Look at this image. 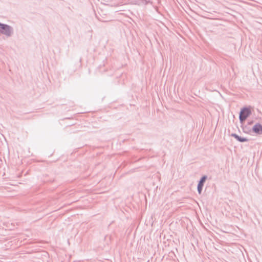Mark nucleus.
Wrapping results in <instances>:
<instances>
[{
  "label": "nucleus",
  "instance_id": "7ed1b4c3",
  "mask_svg": "<svg viewBox=\"0 0 262 262\" xmlns=\"http://www.w3.org/2000/svg\"><path fill=\"white\" fill-rule=\"evenodd\" d=\"M207 179V176L206 175H204L202 176L200 180L199 181L198 186H197V190L198 193L200 194L202 193L203 187L204 186V183L206 181V180Z\"/></svg>",
  "mask_w": 262,
  "mask_h": 262
},
{
  "label": "nucleus",
  "instance_id": "20e7f679",
  "mask_svg": "<svg viewBox=\"0 0 262 262\" xmlns=\"http://www.w3.org/2000/svg\"><path fill=\"white\" fill-rule=\"evenodd\" d=\"M252 130L257 135L262 134V125L259 123H257L253 126Z\"/></svg>",
  "mask_w": 262,
  "mask_h": 262
},
{
  "label": "nucleus",
  "instance_id": "423d86ee",
  "mask_svg": "<svg viewBox=\"0 0 262 262\" xmlns=\"http://www.w3.org/2000/svg\"><path fill=\"white\" fill-rule=\"evenodd\" d=\"M231 136L234 137L237 141L239 142H247L249 140V139L245 137H242L235 133L231 134Z\"/></svg>",
  "mask_w": 262,
  "mask_h": 262
},
{
  "label": "nucleus",
  "instance_id": "f03ea898",
  "mask_svg": "<svg viewBox=\"0 0 262 262\" xmlns=\"http://www.w3.org/2000/svg\"><path fill=\"white\" fill-rule=\"evenodd\" d=\"M251 114V111L250 107H244L240 111L239 114V120L241 123H243L246 119Z\"/></svg>",
  "mask_w": 262,
  "mask_h": 262
},
{
  "label": "nucleus",
  "instance_id": "0eeeda50",
  "mask_svg": "<svg viewBox=\"0 0 262 262\" xmlns=\"http://www.w3.org/2000/svg\"><path fill=\"white\" fill-rule=\"evenodd\" d=\"M242 129L244 133L246 134H250L252 129L248 126V125H242Z\"/></svg>",
  "mask_w": 262,
  "mask_h": 262
},
{
  "label": "nucleus",
  "instance_id": "f257e3e1",
  "mask_svg": "<svg viewBox=\"0 0 262 262\" xmlns=\"http://www.w3.org/2000/svg\"><path fill=\"white\" fill-rule=\"evenodd\" d=\"M13 33V28L6 24L0 23V34L5 35L7 37H10Z\"/></svg>",
  "mask_w": 262,
  "mask_h": 262
},
{
  "label": "nucleus",
  "instance_id": "39448f33",
  "mask_svg": "<svg viewBox=\"0 0 262 262\" xmlns=\"http://www.w3.org/2000/svg\"><path fill=\"white\" fill-rule=\"evenodd\" d=\"M134 3L139 6H145L148 4H152V2L150 0H134Z\"/></svg>",
  "mask_w": 262,
  "mask_h": 262
},
{
  "label": "nucleus",
  "instance_id": "6e6552de",
  "mask_svg": "<svg viewBox=\"0 0 262 262\" xmlns=\"http://www.w3.org/2000/svg\"><path fill=\"white\" fill-rule=\"evenodd\" d=\"M252 123H253V121H250V122H248V125H251V124H252Z\"/></svg>",
  "mask_w": 262,
  "mask_h": 262
}]
</instances>
